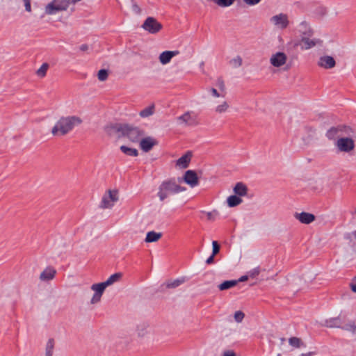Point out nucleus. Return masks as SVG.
Here are the masks:
<instances>
[{
	"label": "nucleus",
	"instance_id": "nucleus-1",
	"mask_svg": "<svg viewBox=\"0 0 356 356\" xmlns=\"http://www.w3.org/2000/svg\"><path fill=\"white\" fill-rule=\"evenodd\" d=\"M108 132L110 135L113 132L121 133L122 136H127L133 142L137 141L141 136V133L138 129L125 124L112 125L108 128Z\"/></svg>",
	"mask_w": 356,
	"mask_h": 356
},
{
	"label": "nucleus",
	"instance_id": "nucleus-2",
	"mask_svg": "<svg viewBox=\"0 0 356 356\" xmlns=\"http://www.w3.org/2000/svg\"><path fill=\"white\" fill-rule=\"evenodd\" d=\"M80 120L76 118H62L59 120L57 124L53 128L52 134L54 135L57 134H65L73 127L75 123H79Z\"/></svg>",
	"mask_w": 356,
	"mask_h": 356
},
{
	"label": "nucleus",
	"instance_id": "nucleus-3",
	"mask_svg": "<svg viewBox=\"0 0 356 356\" xmlns=\"http://www.w3.org/2000/svg\"><path fill=\"white\" fill-rule=\"evenodd\" d=\"M181 191V187L172 181L163 182L159 193L161 200H163L168 194L172 193H177Z\"/></svg>",
	"mask_w": 356,
	"mask_h": 356
},
{
	"label": "nucleus",
	"instance_id": "nucleus-4",
	"mask_svg": "<svg viewBox=\"0 0 356 356\" xmlns=\"http://www.w3.org/2000/svg\"><path fill=\"white\" fill-rule=\"evenodd\" d=\"M67 6V2L65 0H54L46 7V13L51 15L56 11L65 10Z\"/></svg>",
	"mask_w": 356,
	"mask_h": 356
},
{
	"label": "nucleus",
	"instance_id": "nucleus-5",
	"mask_svg": "<svg viewBox=\"0 0 356 356\" xmlns=\"http://www.w3.org/2000/svg\"><path fill=\"white\" fill-rule=\"evenodd\" d=\"M143 27L152 33L159 32L162 29V25L153 17H148L144 22Z\"/></svg>",
	"mask_w": 356,
	"mask_h": 356
},
{
	"label": "nucleus",
	"instance_id": "nucleus-6",
	"mask_svg": "<svg viewBox=\"0 0 356 356\" xmlns=\"http://www.w3.org/2000/svg\"><path fill=\"white\" fill-rule=\"evenodd\" d=\"M337 146L342 152H350L355 147L353 140L349 138H341L337 142Z\"/></svg>",
	"mask_w": 356,
	"mask_h": 356
},
{
	"label": "nucleus",
	"instance_id": "nucleus-7",
	"mask_svg": "<svg viewBox=\"0 0 356 356\" xmlns=\"http://www.w3.org/2000/svg\"><path fill=\"white\" fill-rule=\"evenodd\" d=\"M184 179L185 182L191 186H196L199 182L198 177L193 170H187L184 175Z\"/></svg>",
	"mask_w": 356,
	"mask_h": 356
},
{
	"label": "nucleus",
	"instance_id": "nucleus-8",
	"mask_svg": "<svg viewBox=\"0 0 356 356\" xmlns=\"http://www.w3.org/2000/svg\"><path fill=\"white\" fill-rule=\"evenodd\" d=\"M286 60V56L284 53H277L270 58V63L273 66L280 67L283 65Z\"/></svg>",
	"mask_w": 356,
	"mask_h": 356
},
{
	"label": "nucleus",
	"instance_id": "nucleus-9",
	"mask_svg": "<svg viewBox=\"0 0 356 356\" xmlns=\"http://www.w3.org/2000/svg\"><path fill=\"white\" fill-rule=\"evenodd\" d=\"M156 144V140L150 137L142 139L140 143L141 149L145 152L149 151Z\"/></svg>",
	"mask_w": 356,
	"mask_h": 356
},
{
	"label": "nucleus",
	"instance_id": "nucleus-10",
	"mask_svg": "<svg viewBox=\"0 0 356 356\" xmlns=\"http://www.w3.org/2000/svg\"><path fill=\"white\" fill-rule=\"evenodd\" d=\"M273 20L275 25L280 26L282 29H285L289 24L286 15L282 14L274 16L273 17Z\"/></svg>",
	"mask_w": 356,
	"mask_h": 356
},
{
	"label": "nucleus",
	"instance_id": "nucleus-11",
	"mask_svg": "<svg viewBox=\"0 0 356 356\" xmlns=\"http://www.w3.org/2000/svg\"><path fill=\"white\" fill-rule=\"evenodd\" d=\"M191 158L192 154L191 152H188L186 153L184 156H182L177 161V165L182 168H187L188 164L190 163Z\"/></svg>",
	"mask_w": 356,
	"mask_h": 356
},
{
	"label": "nucleus",
	"instance_id": "nucleus-12",
	"mask_svg": "<svg viewBox=\"0 0 356 356\" xmlns=\"http://www.w3.org/2000/svg\"><path fill=\"white\" fill-rule=\"evenodd\" d=\"M108 286L104 282L95 284L92 286V289L97 292V295H95L92 299H96V301H98L100 299V297L104 292L106 287Z\"/></svg>",
	"mask_w": 356,
	"mask_h": 356
},
{
	"label": "nucleus",
	"instance_id": "nucleus-13",
	"mask_svg": "<svg viewBox=\"0 0 356 356\" xmlns=\"http://www.w3.org/2000/svg\"><path fill=\"white\" fill-rule=\"evenodd\" d=\"M296 218L304 224H309L315 220V216L309 213L302 212L296 215Z\"/></svg>",
	"mask_w": 356,
	"mask_h": 356
},
{
	"label": "nucleus",
	"instance_id": "nucleus-14",
	"mask_svg": "<svg viewBox=\"0 0 356 356\" xmlns=\"http://www.w3.org/2000/svg\"><path fill=\"white\" fill-rule=\"evenodd\" d=\"M319 65L325 68H331L335 65V61L331 56H324L320 59Z\"/></svg>",
	"mask_w": 356,
	"mask_h": 356
},
{
	"label": "nucleus",
	"instance_id": "nucleus-15",
	"mask_svg": "<svg viewBox=\"0 0 356 356\" xmlns=\"http://www.w3.org/2000/svg\"><path fill=\"white\" fill-rule=\"evenodd\" d=\"M316 42L312 40L309 38H304L301 40L299 43H296L294 44L295 47L300 46L302 49H308L316 45Z\"/></svg>",
	"mask_w": 356,
	"mask_h": 356
},
{
	"label": "nucleus",
	"instance_id": "nucleus-16",
	"mask_svg": "<svg viewBox=\"0 0 356 356\" xmlns=\"http://www.w3.org/2000/svg\"><path fill=\"white\" fill-rule=\"evenodd\" d=\"M234 193L239 196H245L247 194V186L242 182H238L234 188Z\"/></svg>",
	"mask_w": 356,
	"mask_h": 356
},
{
	"label": "nucleus",
	"instance_id": "nucleus-17",
	"mask_svg": "<svg viewBox=\"0 0 356 356\" xmlns=\"http://www.w3.org/2000/svg\"><path fill=\"white\" fill-rule=\"evenodd\" d=\"M56 270L52 268H46L40 275V278L42 280H49L54 277Z\"/></svg>",
	"mask_w": 356,
	"mask_h": 356
},
{
	"label": "nucleus",
	"instance_id": "nucleus-18",
	"mask_svg": "<svg viewBox=\"0 0 356 356\" xmlns=\"http://www.w3.org/2000/svg\"><path fill=\"white\" fill-rule=\"evenodd\" d=\"M177 54V52L175 51H164L160 55V61L163 64L168 63L170 59Z\"/></svg>",
	"mask_w": 356,
	"mask_h": 356
},
{
	"label": "nucleus",
	"instance_id": "nucleus-19",
	"mask_svg": "<svg viewBox=\"0 0 356 356\" xmlns=\"http://www.w3.org/2000/svg\"><path fill=\"white\" fill-rule=\"evenodd\" d=\"M162 236L161 233H156L154 232H149L147 233L145 241L147 243L155 242L159 241Z\"/></svg>",
	"mask_w": 356,
	"mask_h": 356
},
{
	"label": "nucleus",
	"instance_id": "nucleus-20",
	"mask_svg": "<svg viewBox=\"0 0 356 356\" xmlns=\"http://www.w3.org/2000/svg\"><path fill=\"white\" fill-rule=\"evenodd\" d=\"M338 131H345L346 133H348V132H351L352 131V129L351 128L348 127H337V128H332L330 129V131H328V134H329V136L330 137H333L334 136L335 134H337V133Z\"/></svg>",
	"mask_w": 356,
	"mask_h": 356
},
{
	"label": "nucleus",
	"instance_id": "nucleus-21",
	"mask_svg": "<svg viewBox=\"0 0 356 356\" xmlns=\"http://www.w3.org/2000/svg\"><path fill=\"white\" fill-rule=\"evenodd\" d=\"M227 204L229 207H233L238 205L241 203L242 200L240 197H238L236 195H231L227 198Z\"/></svg>",
	"mask_w": 356,
	"mask_h": 356
},
{
	"label": "nucleus",
	"instance_id": "nucleus-22",
	"mask_svg": "<svg viewBox=\"0 0 356 356\" xmlns=\"http://www.w3.org/2000/svg\"><path fill=\"white\" fill-rule=\"evenodd\" d=\"M122 277V273H116L113 275H112L106 282L107 286L111 285L113 283L118 282L121 280Z\"/></svg>",
	"mask_w": 356,
	"mask_h": 356
},
{
	"label": "nucleus",
	"instance_id": "nucleus-23",
	"mask_svg": "<svg viewBox=\"0 0 356 356\" xmlns=\"http://www.w3.org/2000/svg\"><path fill=\"white\" fill-rule=\"evenodd\" d=\"M237 283L236 280L225 281L219 286V289L221 291L226 290L236 286Z\"/></svg>",
	"mask_w": 356,
	"mask_h": 356
},
{
	"label": "nucleus",
	"instance_id": "nucleus-24",
	"mask_svg": "<svg viewBox=\"0 0 356 356\" xmlns=\"http://www.w3.org/2000/svg\"><path fill=\"white\" fill-rule=\"evenodd\" d=\"M179 119V120L182 121V122L186 123L187 124L191 125L195 123L194 119L188 113L184 114Z\"/></svg>",
	"mask_w": 356,
	"mask_h": 356
},
{
	"label": "nucleus",
	"instance_id": "nucleus-25",
	"mask_svg": "<svg viewBox=\"0 0 356 356\" xmlns=\"http://www.w3.org/2000/svg\"><path fill=\"white\" fill-rule=\"evenodd\" d=\"M120 149L126 154H128L130 156H137L138 155V151L136 149L129 148L126 146H121Z\"/></svg>",
	"mask_w": 356,
	"mask_h": 356
},
{
	"label": "nucleus",
	"instance_id": "nucleus-26",
	"mask_svg": "<svg viewBox=\"0 0 356 356\" xmlns=\"http://www.w3.org/2000/svg\"><path fill=\"white\" fill-rule=\"evenodd\" d=\"M154 106H150L145 108L144 110L141 111L140 113V115L143 118L149 116L154 113Z\"/></svg>",
	"mask_w": 356,
	"mask_h": 356
},
{
	"label": "nucleus",
	"instance_id": "nucleus-27",
	"mask_svg": "<svg viewBox=\"0 0 356 356\" xmlns=\"http://www.w3.org/2000/svg\"><path fill=\"white\" fill-rule=\"evenodd\" d=\"M289 343L296 348H299L301 346L302 341L300 338L291 337L289 339Z\"/></svg>",
	"mask_w": 356,
	"mask_h": 356
},
{
	"label": "nucleus",
	"instance_id": "nucleus-28",
	"mask_svg": "<svg viewBox=\"0 0 356 356\" xmlns=\"http://www.w3.org/2000/svg\"><path fill=\"white\" fill-rule=\"evenodd\" d=\"M48 64L44 63L43 64L41 67L37 71V74L40 76H44L46 74V72L48 70Z\"/></svg>",
	"mask_w": 356,
	"mask_h": 356
},
{
	"label": "nucleus",
	"instance_id": "nucleus-29",
	"mask_svg": "<svg viewBox=\"0 0 356 356\" xmlns=\"http://www.w3.org/2000/svg\"><path fill=\"white\" fill-rule=\"evenodd\" d=\"M97 76L99 81H105L108 78V72L106 70H100Z\"/></svg>",
	"mask_w": 356,
	"mask_h": 356
},
{
	"label": "nucleus",
	"instance_id": "nucleus-30",
	"mask_svg": "<svg viewBox=\"0 0 356 356\" xmlns=\"http://www.w3.org/2000/svg\"><path fill=\"white\" fill-rule=\"evenodd\" d=\"M234 0H217L216 3L220 6H229L234 3Z\"/></svg>",
	"mask_w": 356,
	"mask_h": 356
},
{
	"label": "nucleus",
	"instance_id": "nucleus-31",
	"mask_svg": "<svg viewBox=\"0 0 356 356\" xmlns=\"http://www.w3.org/2000/svg\"><path fill=\"white\" fill-rule=\"evenodd\" d=\"M181 282H182L181 280H174L173 282H170L167 283L166 284V287L168 288V289L175 288V287H177L178 286H179Z\"/></svg>",
	"mask_w": 356,
	"mask_h": 356
},
{
	"label": "nucleus",
	"instance_id": "nucleus-32",
	"mask_svg": "<svg viewBox=\"0 0 356 356\" xmlns=\"http://www.w3.org/2000/svg\"><path fill=\"white\" fill-rule=\"evenodd\" d=\"M244 316L245 315H244L243 312H242L241 311H238L234 314V318H235L236 321L241 322L243 319Z\"/></svg>",
	"mask_w": 356,
	"mask_h": 356
},
{
	"label": "nucleus",
	"instance_id": "nucleus-33",
	"mask_svg": "<svg viewBox=\"0 0 356 356\" xmlns=\"http://www.w3.org/2000/svg\"><path fill=\"white\" fill-rule=\"evenodd\" d=\"M109 197L112 202H115L118 200V191H108Z\"/></svg>",
	"mask_w": 356,
	"mask_h": 356
},
{
	"label": "nucleus",
	"instance_id": "nucleus-34",
	"mask_svg": "<svg viewBox=\"0 0 356 356\" xmlns=\"http://www.w3.org/2000/svg\"><path fill=\"white\" fill-rule=\"evenodd\" d=\"M213 254L216 255L220 251V245L218 243L217 241H213Z\"/></svg>",
	"mask_w": 356,
	"mask_h": 356
},
{
	"label": "nucleus",
	"instance_id": "nucleus-35",
	"mask_svg": "<svg viewBox=\"0 0 356 356\" xmlns=\"http://www.w3.org/2000/svg\"><path fill=\"white\" fill-rule=\"evenodd\" d=\"M228 108V106L226 103H224L222 105H220L217 107V111L222 113L223 111H225Z\"/></svg>",
	"mask_w": 356,
	"mask_h": 356
},
{
	"label": "nucleus",
	"instance_id": "nucleus-36",
	"mask_svg": "<svg viewBox=\"0 0 356 356\" xmlns=\"http://www.w3.org/2000/svg\"><path fill=\"white\" fill-rule=\"evenodd\" d=\"M25 4L26 10L28 12L31 11V0H23Z\"/></svg>",
	"mask_w": 356,
	"mask_h": 356
},
{
	"label": "nucleus",
	"instance_id": "nucleus-37",
	"mask_svg": "<svg viewBox=\"0 0 356 356\" xmlns=\"http://www.w3.org/2000/svg\"><path fill=\"white\" fill-rule=\"evenodd\" d=\"M350 288L353 292L356 293V276L354 277L353 282L350 283Z\"/></svg>",
	"mask_w": 356,
	"mask_h": 356
},
{
	"label": "nucleus",
	"instance_id": "nucleus-38",
	"mask_svg": "<svg viewBox=\"0 0 356 356\" xmlns=\"http://www.w3.org/2000/svg\"><path fill=\"white\" fill-rule=\"evenodd\" d=\"M248 5H254L258 3L261 0H243Z\"/></svg>",
	"mask_w": 356,
	"mask_h": 356
},
{
	"label": "nucleus",
	"instance_id": "nucleus-39",
	"mask_svg": "<svg viewBox=\"0 0 356 356\" xmlns=\"http://www.w3.org/2000/svg\"><path fill=\"white\" fill-rule=\"evenodd\" d=\"M111 206V204L108 202L105 198L102 200V207L108 208Z\"/></svg>",
	"mask_w": 356,
	"mask_h": 356
},
{
	"label": "nucleus",
	"instance_id": "nucleus-40",
	"mask_svg": "<svg viewBox=\"0 0 356 356\" xmlns=\"http://www.w3.org/2000/svg\"><path fill=\"white\" fill-rule=\"evenodd\" d=\"M334 321H338V320L333 319V320H330V321H327V323H329V325H327V326H329V327L337 326V323H335Z\"/></svg>",
	"mask_w": 356,
	"mask_h": 356
},
{
	"label": "nucleus",
	"instance_id": "nucleus-41",
	"mask_svg": "<svg viewBox=\"0 0 356 356\" xmlns=\"http://www.w3.org/2000/svg\"><path fill=\"white\" fill-rule=\"evenodd\" d=\"M214 256L213 254H212L209 258H208V259L207 260V263L208 264H211L213 262V260H214Z\"/></svg>",
	"mask_w": 356,
	"mask_h": 356
},
{
	"label": "nucleus",
	"instance_id": "nucleus-42",
	"mask_svg": "<svg viewBox=\"0 0 356 356\" xmlns=\"http://www.w3.org/2000/svg\"><path fill=\"white\" fill-rule=\"evenodd\" d=\"M223 356H236L234 353L232 351H227L225 353Z\"/></svg>",
	"mask_w": 356,
	"mask_h": 356
},
{
	"label": "nucleus",
	"instance_id": "nucleus-43",
	"mask_svg": "<svg viewBox=\"0 0 356 356\" xmlns=\"http://www.w3.org/2000/svg\"><path fill=\"white\" fill-rule=\"evenodd\" d=\"M212 93H213V95L214 96H216V97H220V96L221 95H220V94L217 92V90H216V89H214V88H213V89H212Z\"/></svg>",
	"mask_w": 356,
	"mask_h": 356
},
{
	"label": "nucleus",
	"instance_id": "nucleus-44",
	"mask_svg": "<svg viewBox=\"0 0 356 356\" xmlns=\"http://www.w3.org/2000/svg\"><path fill=\"white\" fill-rule=\"evenodd\" d=\"M247 280V277H241V278L239 280V281H243V280Z\"/></svg>",
	"mask_w": 356,
	"mask_h": 356
},
{
	"label": "nucleus",
	"instance_id": "nucleus-45",
	"mask_svg": "<svg viewBox=\"0 0 356 356\" xmlns=\"http://www.w3.org/2000/svg\"><path fill=\"white\" fill-rule=\"evenodd\" d=\"M220 87H223V83L222 81H220Z\"/></svg>",
	"mask_w": 356,
	"mask_h": 356
},
{
	"label": "nucleus",
	"instance_id": "nucleus-46",
	"mask_svg": "<svg viewBox=\"0 0 356 356\" xmlns=\"http://www.w3.org/2000/svg\"><path fill=\"white\" fill-rule=\"evenodd\" d=\"M238 63L239 65H241V60L240 58L238 59Z\"/></svg>",
	"mask_w": 356,
	"mask_h": 356
}]
</instances>
